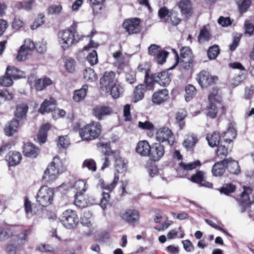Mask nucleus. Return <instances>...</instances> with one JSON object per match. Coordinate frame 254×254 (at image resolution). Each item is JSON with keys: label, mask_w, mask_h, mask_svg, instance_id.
Listing matches in <instances>:
<instances>
[{"label": "nucleus", "mask_w": 254, "mask_h": 254, "mask_svg": "<svg viewBox=\"0 0 254 254\" xmlns=\"http://www.w3.org/2000/svg\"><path fill=\"white\" fill-rule=\"evenodd\" d=\"M77 23L74 22L68 28L59 32V41L64 51L82 39V37L77 34Z\"/></svg>", "instance_id": "obj_1"}, {"label": "nucleus", "mask_w": 254, "mask_h": 254, "mask_svg": "<svg viewBox=\"0 0 254 254\" xmlns=\"http://www.w3.org/2000/svg\"><path fill=\"white\" fill-rule=\"evenodd\" d=\"M79 135L83 141H90L99 138L102 132V125L98 122L92 121L80 127V124H76Z\"/></svg>", "instance_id": "obj_2"}, {"label": "nucleus", "mask_w": 254, "mask_h": 254, "mask_svg": "<svg viewBox=\"0 0 254 254\" xmlns=\"http://www.w3.org/2000/svg\"><path fill=\"white\" fill-rule=\"evenodd\" d=\"M65 170L63 162L60 157L56 156L44 171L42 180L45 182H52L56 180L59 174L62 173Z\"/></svg>", "instance_id": "obj_3"}, {"label": "nucleus", "mask_w": 254, "mask_h": 254, "mask_svg": "<svg viewBox=\"0 0 254 254\" xmlns=\"http://www.w3.org/2000/svg\"><path fill=\"white\" fill-rule=\"evenodd\" d=\"M54 190L47 186H42L36 196V202L42 207H46L52 203Z\"/></svg>", "instance_id": "obj_4"}, {"label": "nucleus", "mask_w": 254, "mask_h": 254, "mask_svg": "<svg viewBox=\"0 0 254 254\" xmlns=\"http://www.w3.org/2000/svg\"><path fill=\"white\" fill-rule=\"evenodd\" d=\"M60 222L64 227L68 229H72L76 227L79 223V219L75 210L66 209L63 212L60 217Z\"/></svg>", "instance_id": "obj_5"}, {"label": "nucleus", "mask_w": 254, "mask_h": 254, "mask_svg": "<svg viewBox=\"0 0 254 254\" xmlns=\"http://www.w3.org/2000/svg\"><path fill=\"white\" fill-rule=\"evenodd\" d=\"M180 60L182 65L185 69H192L195 62L194 55L190 47H184L181 49Z\"/></svg>", "instance_id": "obj_6"}, {"label": "nucleus", "mask_w": 254, "mask_h": 254, "mask_svg": "<svg viewBox=\"0 0 254 254\" xmlns=\"http://www.w3.org/2000/svg\"><path fill=\"white\" fill-rule=\"evenodd\" d=\"M196 79L201 87L205 88L215 84L218 77L211 75L207 71L202 70L197 74Z\"/></svg>", "instance_id": "obj_7"}, {"label": "nucleus", "mask_w": 254, "mask_h": 254, "mask_svg": "<svg viewBox=\"0 0 254 254\" xmlns=\"http://www.w3.org/2000/svg\"><path fill=\"white\" fill-rule=\"evenodd\" d=\"M140 23L139 18H129L124 21L122 26L129 35L138 34L141 30Z\"/></svg>", "instance_id": "obj_8"}, {"label": "nucleus", "mask_w": 254, "mask_h": 254, "mask_svg": "<svg viewBox=\"0 0 254 254\" xmlns=\"http://www.w3.org/2000/svg\"><path fill=\"white\" fill-rule=\"evenodd\" d=\"M156 139L160 143L167 141L172 146L175 143V136L172 130L167 127H162L158 129L156 134Z\"/></svg>", "instance_id": "obj_9"}, {"label": "nucleus", "mask_w": 254, "mask_h": 254, "mask_svg": "<svg viewBox=\"0 0 254 254\" xmlns=\"http://www.w3.org/2000/svg\"><path fill=\"white\" fill-rule=\"evenodd\" d=\"M171 81L170 75L168 71H162L159 72L151 73V77L148 84L149 86H153L154 83H157L162 86L168 85Z\"/></svg>", "instance_id": "obj_10"}, {"label": "nucleus", "mask_w": 254, "mask_h": 254, "mask_svg": "<svg viewBox=\"0 0 254 254\" xmlns=\"http://www.w3.org/2000/svg\"><path fill=\"white\" fill-rule=\"evenodd\" d=\"M170 99L169 91L167 88L159 89L152 95L151 100L153 105L160 106L167 102Z\"/></svg>", "instance_id": "obj_11"}, {"label": "nucleus", "mask_w": 254, "mask_h": 254, "mask_svg": "<svg viewBox=\"0 0 254 254\" xmlns=\"http://www.w3.org/2000/svg\"><path fill=\"white\" fill-rule=\"evenodd\" d=\"M120 216L126 222L133 226L138 223L140 218L138 211L133 209H127L121 212Z\"/></svg>", "instance_id": "obj_12"}, {"label": "nucleus", "mask_w": 254, "mask_h": 254, "mask_svg": "<svg viewBox=\"0 0 254 254\" xmlns=\"http://www.w3.org/2000/svg\"><path fill=\"white\" fill-rule=\"evenodd\" d=\"M190 180L193 183L198 184L200 187L208 188H212L213 187V184L206 180L205 173L203 171L197 170L195 174L191 175Z\"/></svg>", "instance_id": "obj_13"}, {"label": "nucleus", "mask_w": 254, "mask_h": 254, "mask_svg": "<svg viewBox=\"0 0 254 254\" xmlns=\"http://www.w3.org/2000/svg\"><path fill=\"white\" fill-rule=\"evenodd\" d=\"M151 148L149 158L154 162L159 161L165 154L164 146L158 142L153 143Z\"/></svg>", "instance_id": "obj_14"}, {"label": "nucleus", "mask_w": 254, "mask_h": 254, "mask_svg": "<svg viewBox=\"0 0 254 254\" xmlns=\"http://www.w3.org/2000/svg\"><path fill=\"white\" fill-rule=\"evenodd\" d=\"M29 109L28 105L26 103L17 104L14 112V118L21 123L24 122L27 119V114Z\"/></svg>", "instance_id": "obj_15"}, {"label": "nucleus", "mask_w": 254, "mask_h": 254, "mask_svg": "<svg viewBox=\"0 0 254 254\" xmlns=\"http://www.w3.org/2000/svg\"><path fill=\"white\" fill-rule=\"evenodd\" d=\"M51 127V126L49 123L42 125L34 138V141L40 145L45 143L47 141L48 132Z\"/></svg>", "instance_id": "obj_16"}, {"label": "nucleus", "mask_w": 254, "mask_h": 254, "mask_svg": "<svg viewBox=\"0 0 254 254\" xmlns=\"http://www.w3.org/2000/svg\"><path fill=\"white\" fill-rule=\"evenodd\" d=\"M23 125V123L19 122L16 119L13 118L5 125L4 128L5 134L7 136H12L17 132L18 128Z\"/></svg>", "instance_id": "obj_17"}, {"label": "nucleus", "mask_w": 254, "mask_h": 254, "mask_svg": "<svg viewBox=\"0 0 254 254\" xmlns=\"http://www.w3.org/2000/svg\"><path fill=\"white\" fill-rule=\"evenodd\" d=\"M116 73L114 71H106L102 77L100 79L101 89L103 90H108L109 86L114 84V80Z\"/></svg>", "instance_id": "obj_18"}, {"label": "nucleus", "mask_w": 254, "mask_h": 254, "mask_svg": "<svg viewBox=\"0 0 254 254\" xmlns=\"http://www.w3.org/2000/svg\"><path fill=\"white\" fill-rule=\"evenodd\" d=\"M178 7L181 14L186 18L190 17L193 14L192 4L190 0H181L178 3Z\"/></svg>", "instance_id": "obj_19"}, {"label": "nucleus", "mask_w": 254, "mask_h": 254, "mask_svg": "<svg viewBox=\"0 0 254 254\" xmlns=\"http://www.w3.org/2000/svg\"><path fill=\"white\" fill-rule=\"evenodd\" d=\"M57 104V101L53 97L45 99L38 109V113L42 115L52 113Z\"/></svg>", "instance_id": "obj_20"}, {"label": "nucleus", "mask_w": 254, "mask_h": 254, "mask_svg": "<svg viewBox=\"0 0 254 254\" xmlns=\"http://www.w3.org/2000/svg\"><path fill=\"white\" fill-rule=\"evenodd\" d=\"M198 142L197 135L193 133H189L186 135L183 142V146L188 151L193 152L196 144Z\"/></svg>", "instance_id": "obj_21"}, {"label": "nucleus", "mask_w": 254, "mask_h": 254, "mask_svg": "<svg viewBox=\"0 0 254 254\" xmlns=\"http://www.w3.org/2000/svg\"><path fill=\"white\" fill-rule=\"evenodd\" d=\"M40 150L31 142L25 143L22 147L23 155L27 157L35 158L39 154Z\"/></svg>", "instance_id": "obj_22"}, {"label": "nucleus", "mask_w": 254, "mask_h": 254, "mask_svg": "<svg viewBox=\"0 0 254 254\" xmlns=\"http://www.w3.org/2000/svg\"><path fill=\"white\" fill-rule=\"evenodd\" d=\"M208 100L209 103H214L217 105H219L221 108V114L224 115L225 114L226 109L225 107L222 104V97L218 93V89L217 88H213L208 95Z\"/></svg>", "instance_id": "obj_23"}, {"label": "nucleus", "mask_w": 254, "mask_h": 254, "mask_svg": "<svg viewBox=\"0 0 254 254\" xmlns=\"http://www.w3.org/2000/svg\"><path fill=\"white\" fill-rule=\"evenodd\" d=\"M112 113L113 109L109 106H97L93 109V115L99 120H102Z\"/></svg>", "instance_id": "obj_24"}, {"label": "nucleus", "mask_w": 254, "mask_h": 254, "mask_svg": "<svg viewBox=\"0 0 254 254\" xmlns=\"http://www.w3.org/2000/svg\"><path fill=\"white\" fill-rule=\"evenodd\" d=\"M22 159L20 152L16 151H9L5 156L9 167H15L20 164Z\"/></svg>", "instance_id": "obj_25"}, {"label": "nucleus", "mask_w": 254, "mask_h": 254, "mask_svg": "<svg viewBox=\"0 0 254 254\" xmlns=\"http://www.w3.org/2000/svg\"><path fill=\"white\" fill-rule=\"evenodd\" d=\"M151 146L147 140H140L136 144L135 151L142 157H149Z\"/></svg>", "instance_id": "obj_26"}, {"label": "nucleus", "mask_w": 254, "mask_h": 254, "mask_svg": "<svg viewBox=\"0 0 254 254\" xmlns=\"http://www.w3.org/2000/svg\"><path fill=\"white\" fill-rule=\"evenodd\" d=\"M147 87H152V86H149L145 83L139 84L135 87L132 95L133 102L136 103L144 98Z\"/></svg>", "instance_id": "obj_27"}, {"label": "nucleus", "mask_w": 254, "mask_h": 254, "mask_svg": "<svg viewBox=\"0 0 254 254\" xmlns=\"http://www.w3.org/2000/svg\"><path fill=\"white\" fill-rule=\"evenodd\" d=\"M17 232L20 231V233L17 236V243L19 244L18 241H20V243H25L28 241V237L30 235L33 230L31 226H26L25 227H16Z\"/></svg>", "instance_id": "obj_28"}, {"label": "nucleus", "mask_w": 254, "mask_h": 254, "mask_svg": "<svg viewBox=\"0 0 254 254\" xmlns=\"http://www.w3.org/2000/svg\"><path fill=\"white\" fill-rule=\"evenodd\" d=\"M16 227L6 226L0 227V241H3L12 237L16 232Z\"/></svg>", "instance_id": "obj_29"}, {"label": "nucleus", "mask_w": 254, "mask_h": 254, "mask_svg": "<svg viewBox=\"0 0 254 254\" xmlns=\"http://www.w3.org/2000/svg\"><path fill=\"white\" fill-rule=\"evenodd\" d=\"M227 160H221L216 162L212 166L211 172L215 177L222 176L226 171V163Z\"/></svg>", "instance_id": "obj_30"}, {"label": "nucleus", "mask_w": 254, "mask_h": 254, "mask_svg": "<svg viewBox=\"0 0 254 254\" xmlns=\"http://www.w3.org/2000/svg\"><path fill=\"white\" fill-rule=\"evenodd\" d=\"M137 69L138 72L144 73L145 74L144 76V83L148 85V83H151L150 80L151 77V74H150V65L147 62H144L140 64Z\"/></svg>", "instance_id": "obj_31"}, {"label": "nucleus", "mask_w": 254, "mask_h": 254, "mask_svg": "<svg viewBox=\"0 0 254 254\" xmlns=\"http://www.w3.org/2000/svg\"><path fill=\"white\" fill-rule=\"evenodd\" d=\"M221 138V136L220 133L216 131L208 133L206 136V139L208 142V144L211 147L218 146L220 144Z\"/></svg>", "instance_id": "obj_32"}, {"label": "nucleus", "mask_w": 254, "mask_h": 254, "mask_svg": "<svg viewBox=\"0 0 254 254\" xmlns=\"http://www.w3.org/2000/svg\"><path fill=\"white\" fill-rule=\"evenodd\" d=\"M225 160H227L226 163V168L230 174L238 175L240 173V167L238 161L231 158H228Z\"/></svg>", "instance_id": "obj_33"}, {"label": "nucleus", "mask_w": 254, "mask_h": 254, "mask_svg": "<svg viewBox=\"0 0 254 254\" xmlns=\"http://www.w3.org/2000/svg\"><path fill=\"white\" fill-rule=\"evenodd\" d=\"M187 116V112L184 109H181L176 113V123L179 126L180 130H183L185 128L186 126L185 119Z\"/></svg>", "instance_id": "obj_34"}, {"label": "nucleus", "mask_w": 254, "mask_h": 254, "mask_svg": "<svg viewBox=\"0 0 254 254\" xmlns=\"http://www.w3.org/2000/svg\"><path fill=\"white\" fill-rule=\"evenodd\" d=\"M6 74L9 75L12 79H17L25 76V73L15 67L14 66L8 65L6 68Z\"/></svg>", "instance_id": "obj_35"}, {"label": "nucleus", "mask_w": 254, "mask_h": 254, "mask_svg": "<svg viewBox=\"0 0 254 254\" xmlns=\"http://www.w3.org/2000/svg\"><path fill=\"white\" fill-rule=\"evenodd\" d=\"M88 89V86L84 84L81 88L74 91L73 96V100L76 102H79L83 100L86 97Z\"/></svg>", "instance_id": "obj_36"}, {"label": "nucleus", "mask_w": 254, "mask_h": 254, "mask_svg": "<svg viewBox=\"0 0 254 254\" xmlns=\"http://www.w3.org/2000/svg\"><path fill=\"white\" fill-rule=\"evenodd\" d=\"M52 84L51 79L47 77L39 78L35 81L34 87L36 91H42Z\"/></svg>", "instance_id": "obj_37"}, {"label": "nucleus", "mask_w": 254, "mask_h": 254, "mask_svg": "<svg viewBox=\"0 0 254 254\" xmlns=\"http://www.w3.org/2000/svg\"><path fill=\"white\" fill-rule=\"evenodd\" d=\"M237 131L233 127H229L227 131L223 132L222 139L226 143H231L237 137Z\"/></svg>", "instance_id": "obj_38"}, {"label": "nucleus", "mask_w": 254, "mask_h": 254, "mask_svg": "<svg viewBox=\"0 0 254 254\" xmlns=\"http://www.w3.org/2000/svg\"><path fill=\"white\" fill-rule=\"evenodd\" d=\"M94 15L101 13L106 0H89Z\"/></svg>", "instance_id": "obj_39"}, {"label": "nucleus", "mask_w": 254, "mask_h": 254, "mask_svg": "<svg viewBox=\"0 0 254 254\" xmlns=\"http://www.w3.org/2000/svg\"><path fill=\"white\" fill-rule=\"evenodd\" d=\"M201 165V162L199 160H196L192 162L186 163L181 162L179 163V166L181 170L183 171H189L195 169L197 167Z\"/></svg>", "instance_id": "obj_40"}, {"label": "nucleus", "mask_w": 254, "mask_h": 254, "mask_svg": "<svg viewBox=\"0 0 254 254\" xmlns=\"http://www.w3.org/2000/svg\"><path fill=\"white\" fill-rule=\"evenodd\" d=\"M114 160L115 169L118 173L125 172L127 170V165L125 160L120 156V154L118 156H116Z\"/></svg>", "instance_id": "obj_41"}, {"label": "nucleus", "mask_w": 254, "mask_h": 254, "mask_svg": "<svg viewBox=\"0 0 254 254\" xmlns=\"http://www.w3.org/2000/svg\"><path fill=\"white\" fill-rule=\"evenodd\" d=\"M244 190L241 194V205L247 206L250 204V197L249 194H251L253 190L250 187L244 186Z\"/></svg>", "instance_id": "obj_42"}, {"label": "nucleus", "mask_w": 254, "mask_h": 254, "mask_svg": "<svg viewBox=\"0 0 254 254\" xmlns=\"http://www.w3.org/2000/svg\"><path fill=\"white\" fill-rule=\"evenodd\" d=\"M211 34L206 26H203L199 31L197 40L199 43L209 41L211 38Z\"/></svg>", "instance_id": "obj_43"}, {"label": "nucleus", "mask_w": 254, "mask_h": 254, "mask_svg": "<svg viewBox=\"0 0 254 254\" xmlns=\"http://www.w3.org/2000/svg\"><path fill=\"white\" fill-rule=\"evenodd\" d=\"M219 105H216V104L214 103H209V104L207 106L206 110V116L210 119H214L216 117Z\"/></svg>", "instance_id": "obj_44"}, {"label": "nucleus", "mask_w": 254, "mask_h": 254, "mask_svg": "<svg viewBox=\"0 0 254 254\" xmlns=\"http://www.w3.org/2000/svg\"><path fill=\"white\" fill-rule=\"evenodd\" d=\"M122 87L116 83L109 86V89L108 90H103L106 93H110L111 95L114 99H118L120 96L121 92L122 91Z\"/></svg>", "instance_id": "obj_45"}, {"label": "nucleus", "mask_w": 254, "mask_h": 254, "mask_svg": "<svg viewBox=\"0 0 254 254\" xmlns=\"http://www.w3.org/2000/svg\"><path fill=\"white\" fill-rule=\"evenodd\" d=\"M119 180V176L118 175L115 174L114 180L111 184H106L104 181L101 182L100 186L103 190H106L109 192H111L116 187Z\"/></svg>", "instance_id": "obj_46"}, {"label": "nucleus", "mask_w": 254, "mask_h": 254, "mask_svg": "<svg viewBox=\"0 0 254 254\" xmlns=\"http://www.w3.org/2000/svg\"><path fill=\"white\" fill-rule=\"evenodd\" d=\"M35 0H24L17 2L15 4V8L20 10L24 9L26 11H30L33 8V5L34 4Z\"/></svg>", "instance_id": "obj_47"}, {"label": "nucleus", "mask_w": 254, "mask_h": 254, "mask_svg": "<svg viewBox=\"0 0 254 254\" xmlns=\"http://www.w3.org/2000/svg\"><path fill=\"white\" fill-rule=\"evenodd\" d=\"M252 3V0H238L237 4L240 13L243 14L246 12L251 7Z\"/></svg>", "instance_id": "obj_48"}, {"label": "nucleus", "mask_w": 254, "mask_h": 254, "mask_svg": "<svg viewBox=\"0 0 254 254\" xmlns=\"http://www.w3.org/2000/svg\"><path fill=\"white\" fill-rule=\"evenodd\" d=\"M185 99L186 101H190L196 95L197 90L192 84H188L185 87Z\"/></svg>", "instance_id": "obj_49"}, {"label": "nucleus", "mask_w": 254, "mask_h": 254, "mask_svg": "<svg viewBox=\"0 0 254 254\" xmlns=\"http://www.w3.org/2000/svg\"><path fill=\"white\" fill-rule=\"evenodd\" d=\"M14 95L9 92L7 89L0 90V107L6 102H9L13 100Z\"/></svg>", "instance_id": "obj_50"}, {"label": "nucleus", "mask_w": 254, "mask_h": 254, "mask_svg": "<svg viewBox=\"0 0 254 254\" xmlns=\"http://www.w3.org/2000/svg\"><path fill=\"white\" fill-rule=\"evenodd\" d=\"M73 188L76 191L75 194H83L87 190L86 183L83 180H79L74 183Z\"/></svg>", "instance_id": "obj_51"}, {"label": "nucleus", "mask_w": 254, "mask_h": 254, "mask_svg": "<svg viewBox=\"0 0 254 254\" xmlns=\"http://www.w3.org/2000/svg\"><path fill=\"white\" fill-rule=\"evenodd\" d=\"M217 147L215 151L216 157L221 160L226 159V158L228 154V148L223 145H219Z\"/></svg>", "instance_id": "obj_52"}, {"label": "nucleus", "mask_w": 254, "mask_h": 254, "mask_svg": "<svg viewBox=\"0 0 254 254\" xmlns=\"http://www.w3.org/2000/svg\"><path fill=\"white\" fill-rule=\"evenodd\" d=\"M220 50L218 45H214L210 47L207 52V55L209 60H215L220 54Z\"/></svg>", "instance_id": "obj_53"}, {"label": "nucleus", "mask_w": 254, "mask_h": 254, "mask_svg": "<svg viewBox=\"0 0 254 254\" xmlns=\"http://www.w3.org/2000/svg\"><path fill=\"white\" fill-rule=\"evenodd\" d=\"M181 21V19L178 17V13L174 10L171 11L169 17L166 19L167 22L170 23L173 26L178 25Z\"/></svg>", "instance_id": "obj_54"}, {"label": "nucleus", "mask_w": 254, "mask_h": 254, "mask_svg": "<svg viewBox=\"0 0 254 254\" xmlns=\"http://www.w3.org/2000/svg\"><path fill=\"white\" fill-rule=\"evenodd\" d=\"M179 231L175 229H172L167 234L168 239H174L178 237L179 238H183L185 236V233L181 226L178 228Z\"/></svg>", "instance_id": "obj_55"}, {"label": "nucleus", "mask_w": 254, "mask_h": 254, "mask_svg": "<svg viewBox=\"0 0 254 254\" xmlns=\"http://www.w3.org/2000/svg\"><path fill=\"white\" fill-rule=\"evenodd\" d=\"M82 168H87L89 171L95 172L97 170L96 163L93 159H86L83 162Z\"/></svg>", "instance_id": "obj_56"}, {"label": "nucleus", "mask_w": 254, "mask_h": 254, "mask_svg": "<svg viewBox=\"0 0 254 254\" xmlns=\"http://www.w3.org/2000/svg\"><path fill=\"white\" fill-rule=\"evenodd\" d=\"M83 194H75L74 204L79 208H83L88 206L86 200L84 198Z\"/></svg>", "instance_id": "obj_57"}, {"label": "nucleus", "mask_w": 254, "mask_h": 254, "mask_svg": "<svg viewBox=\"0 0 254 254\" xmlns=\"http://www.w3.org/2000/svg\"><path fill=\"white\" fill-rule=\"evenodd\" d=\"M83 77L87 81H93L97 79L96 74L91 68H86L83 72Z\"/></svg>", "instance_id": "obj_58"}, {"label": "nucleus", "mask_w": 254, "mask_h": 254, "mask_svg": "<svg viewBox=\"0 0 254 254\" xmlns=\"http://www.w3.org/2000/svg\"><path fill=\"white\" fill-rule=\"evenodd\" d=\"M236 187L235 185L231 184H226L224 186L221 187L219 190L221 193H223L225 195H229L235 191Z\"/></svg>", "instance_id": "obj_59"}, {"label": "nucleus", "mask_w": 254, "mask_h": 254, "mask_svg": "<svg viewBox=\"0 0 254 254\" xmlns=\"http://www.w3.org/2000/svg\"><path fill=\"white\" fill-rule=\"evenodd\" d=\"M13 81L12 78L5 72L3 75L0 76V86L3 87H9L12 85Z\"/></svg>", "instance_id": "obj_60"}, {"label": "nucleus", "mask_w": 254, "mask_h": 254, "mask_svg": "<svg viewBox=\"0 0 254 254\" xmlns=\"http://www.w3.org/2000/svg\"><path fill=\"white\" fill-rule=\"evenodd\" d=\"M100 205L104 210L108 206H111L110 194L109 192H103L102 193V197L101 199Z\"/></svg>", "instance_id": "obj_61"}, {"label": "nucleus", "mask_w": 254, "mask_h": 254, "mask_svg": "<svg viewBox=\"0 0 254 254\" xmlns=\"http://www.w3.org/2000/svg\"><path fill=\"white\" fill-rule=\"evenodd\" d=\"M45 15L43 13H39L38 17L36 18L31 25V29L32 30L36 29L45 23Z\"/></svg>", "instance_id": "obj_62"}, {"label": "nucleus", "mask_w": 254, "mask_h": 254, "mask_svg": "<svg viewBox=\"0 0 254 254\" xmlns=\"http://www.w3.org/2000/svg\"><path fill=\"white\" fill-rule=\"evenodd\" d=\"M168 55V53L167 51L161 50L154 57V60L157 62L158 64H162L166 62Z\"/></svg>", "instance_id": "obj_63"}, {"label": "nucleus", "mask_w": 254, "mask_h": 254, "mask_svg": "<svg viewBox=\"0 0 254 254\" xmlns=\"http://www.w3.org/2000/svg\"><path fill=\"white\" fill-rule=\"evenodd\" d=\"M86 60L91 65L97 64L98 62V59L96 51L93 50L89 53L86 57Z\"/></svg>", "instance_id": "obj_64"}]
</instances>
